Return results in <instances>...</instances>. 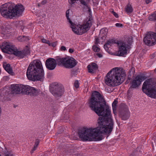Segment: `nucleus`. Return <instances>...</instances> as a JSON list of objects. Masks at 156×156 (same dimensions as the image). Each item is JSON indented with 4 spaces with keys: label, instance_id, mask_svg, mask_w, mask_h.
<instances>
[{
    "label": "nucleus",
    "instance_id": "1",
    "mask_svg": "<svg viewBox=\"0 0 156 156\" xmlns=\"http://www.w3.org/2000/svg\"><path fill=\"white\" fill-rule=\"evenodd\" d=\"M89 107L98 116V126L96 128H83L79 130L78 135L83 141L102 140L100 134L109 135L113 129L114 122L110 115L109 106L99 93L94 91L89 101Z\"/></svg>",
    "mask_w": 156,
    "mask_h": 156
},
{
    "label": "nucleus",
    "instance_id": "2",
    "mask_svg": "<svg viewBox=\"0 0 156 156\" xmlns=\"http://www.w3.org/2000/svg\"><path fill=\"white\" fill-rule=\"evenodd\" d=\"M126 76L124 70L118 68H113L107 74L105 78V83L109 86L119 85L124 81Z\"/></svg>",
    "mask_w": 156,
    "mask_h": 156
},
{
    "label": "nucleus",
    "instance_id": "3",
    "mask_svg": "<svg viewBox=\"0 0 156 156\" xmlns=\"http://www.w3.org/2000/svg\"><path fill=\"white\" fill-rule=\"evenodd\" d=\"M28 79L33 81H42L44 76V71L41 62L39 61H34L29 65L27 71Z\"/></svg>",
    "mask_w": 156,
    "mask_h": 156
},
{
    "label": "nucleus",
    "instance_id": "4",
    "mask_svg": "<svg viewBox=\"0 0 156 156\" xmlns=\"http://www.w3.org/2000/svg\"><path fill=\"white\" fill-rule=\"evenodd\" d=\"M0 48L3 52L8 54H12L20 58L27 56L30 53V51L27 47L22 51H19L14 48L12 44L9 42L2 43Z\"/></svg>",
    "mask_w": 156,
    "mask_h": 156
},
{
    "label": "nucleus",
    "instance_id": "5",
    "mask_svg": "<svg viewBox=\"0 0 156 156\" xmlns=\"http://www.w3.org/2000/svg\"><path fill=\"white\" fill-rule=\"evenodd\" d=\"M142 90L149 97L156 99V82L154 79L146 80L143 84Z\"/></svg>",
    "mask_w": 156,
    "mask_h": 156
},
{
    "label": "nucleus",
    "instance_id": "6",
    "mask_svg": "<svg viewBox=\"0 0 156 156\" xmlns=\"http://www.w3.org/2000/svg\"><path fill=\"white\" fill-rule=\"evenodd\" d=\"M14 4L12 2H8L1 5L0 7V12L4 17L12 19L14 17L13 14V7Z\"/></svg>",
    "mask_w": 156,
    "mask_h": 156
},
{
    "label": "nucleus",
    "instance_id": "7",
    "mask_svg": "<svg viewBox=\"0 0 156 156\" xmlns=\"http://www.w3.org/2000/svg\"><path fill=\"white\" fill-rule=\"evenodd\" d=\"M132 42V38L127 37L124 41H119L117 43L119 50L118 54L122 56L127 53L128 50L130 49V46Z\"/></svg>",
    "mask_w": 156,
    "mask_h": 156
},
{
    "label": "nucleus",
    "instance_id": "8",
    "mask_svg": "<svg viewBox=\"0 0 156 156\" xmlns=\"http://www.w3.org/2000/svg\"><path fill=\"white\" fill-rule=\"evenodd\" d=\"M58 65L62 66L65 68L68 69L72 68L75 66L77 64L76 61L73 58L66 57L64 58H58L57 60Z\"/></svg>",
    "mask_w": 156,
    "mask_h": 156
},
{
    "label": "nucleus",
    "instance_id": "9",
    "mask_svg": "<svg viewBox=\"0 0 156 156\" xmlns=\"http://www.w3.org/2000/svg\"><path fill=\"white\" fill-rule=\"evenodd\" d=\"M49 90L50 92L55 98L60 97L64 92L63 86L56 82L50 84Z\"/></svg>",
    "mask_w": 156,
    "mask_h": 156
},
{
    "label": "nucleus",
    "instance_id": "10",
    "mask_svg": "<svg viewBox=\"0 0 156 156\" xmlns=\"http://www.w3.org/2000/svg\"><path fill=\"white\" fill-rule=\"evenodd\" d=\"M119 114L120 117L123 120H125L129 118V112L127 105L124 104H121L119 106Z\"/></svg>",
    "mask_w": 156,
    "mask_h": 156
},
{
    "label": "nucleus",
    "instance_id": "11",
    "mask_svg": "<svg viewBox=\"0 0 156 156\" xmlns=\"http://www.w3.org/2000/svg\"><path fill=\"white\" fill-rule=\"evenodd\" d=\"M144 80V77L141 76H137L130 83L131 85L128 91H131L133 89L137 88L140 84L141 82Z\"/></svg>",
    "mask_w": 156,
    "mask_h": 156
},
{
    "label": "nucleus",
    "instance_id": "12",
    "mask_svg": "<svg viewBox=\"0 0 156 156\" xmlns=\"http://www.w3.org/2000/svg\"><path fill=\"white\" fill-rule=\"evenodd\" d=\"M91 25V21L89 19L87 22H84L82 25H80L79 30L76 32L78 33L79 35H82L88 30Z\"/></svg>",
    "mask_w": 156,
    "mask_h": 156
},
{
    "label": "nucleus",
    "instance_id": "13",
    "mask_svg": "<svg viewBox=\"0 0 156 156\" xmlns=\"http://www.w3.org/2000/svg\"><path fill=\"white\" fill-rule=\"evenodd\" d=\"M58 58L55 59L52 58H49L46 60L45 65L46 68L49 70H53L55 68L58 62L57 60Z\"/></svg>",
    "mask_w": 156,
    "mask_h": 156
},
{
    "label": "nucleus",
    "instance_id": "14",
    "mask_svg": "<svg viewBox=\"0 0 156 156\" xmlns=\"http://www.w3.org/2000/svg\"><path fill=\"white\" fill-rule=\"evenodd\" d=\"M24 85L19 84H13L11 86V93L12 94H18L20 93L23 94V88Z\"/></svg>",
    "mask_w": 156,
    "mask_h": 156
},
{
    "label": "nucleus",
    "instance_id": "15",
    "mask_svg": "<svg viewBox=\"0 0 156 156\" xmlns=\"http://www.w3.org/2000/svg\"><path fill=\"white\" fill-rule=\"evenodd\" d=\"M24 9L22 5L21 4H17L13 9L14 17L19 16L23 11Z\"/></svg>",
    "mask_w": 156,
    "mask_h": 156
},
{
    "label": "nucleus",
    "instance_id": "16",
    "mask_svg": "<svg viewBox=\"0 0 156 156\" xmlns=\"http://www.w3.org/2000/svg\"><path fill=\"white\" fill-rule=\"evenodd\" d=\"M23 87H24L23 89V94L32 96L33 92L32 90L33 87L28 85H24Z\"/></svg>",
    "mask_w": 156,
    "mask_h": 156
},
{
    "label": "nucleus",
    "instance_id": "17",
    "mask_svg": "<svg viewBox=\"0 0 156 156\" xmlns=\"http://www.w3.org/2000/svg\"><path fill=\"white\" fill-rule=\"evenodd\" d=\"M87 67L88 72L90 73H94V71L98 68L97 65L95 63H92L90 65H88Z\"/></svg>",
    "mask_w": 156,
    "mask_h": 156
},
{
    "label": "nucleus",
    "instance_id": "18",
    "mask_svg": "<svg viewBox=\"0 0 156 156\" xmlns=\"http://www.w3.org/2000/svg\"><path fill=\"white\" fill-rule=\"evenodd\" d=\"M108 30L106 28L102 29L100 31L99 36L102 40H105L108 33Z\"/></svg>",
    "mask_w": 156,
    "mask_h": 156
},
{
    "label": "nucleus",
    "instance_id": "19",
    "mask_svg": "<svg viewBox=\"0 0 156 156\" xmlns=\"http://www.w3.org/2000/svg\"><path fill=\"white\" fill-rule=\"evenodd\" d=\"M3 66L5 70L9 74L12 75H14V73L12 72V69L11 68L10 65L4 63L3 64Z\"/></svg>",
    "mask_w": 156,
    "mask_h": 156
},
{
    "label": "nucleus",
    "instance_id": "20",
    "mask_svg": "<svg viewBox=\"0 0 156 156\" xmlns=\"http://www.w3.org/2000/svg\"><path fill=\"white\" fill-rule=\"evenodd\" d=\"M71 24L70 27L72 29L73 32L75 34L79 35L78 33H76V32H78L80 30V25L78 26L76 25L74 23L72 22V23H70Z\"/></svg>",
    "mask_w": 156,
    "mask_h": 156
},
{
    "label": "nucleus",
    "instance_id": "21",
    "mask_svg": "<svg viewBox=\"0 0 156 156\" xmlns=\"http://www.w3.org/2000/svg\"><path fill=\"white\" fill-rule=\"evenodd\" d=\"M12 28V27L11 25L7 23L5 25V27H2V29L3 32L4 33L9 32Z\"/></svg>",
    "mask_w": 156,
    "mask_h": 156
},
{
    "label": "nucleus",
    "instance_id": "22",
    "mask_svg": "<svg viewBox=\"0 0 156 156\" xmlns=\"http://www.w3.org/2000/svg\"><path fill=\"white\" fill-rule=\"evenodd\" d=\"M33 92L32 94V96L36 97L38 95L40 92V90L39 89H37L34 87H33Z\"/></svg>",
    "mask_w": 156,
    "mask_h": 156
},
{
    "label": "nucleus",
    "instance_id": "23",
    "mask_svg": "<svg viewBox=\"0 0 156 156\" xmlns=\"http://www.w3.org/2000/svg\"><path fill=\"white\" fill-rule=\"evenodd\" d=\"M18 40L20 41L23 42L27 41L29 40V39L27 36H23L19 37H18Z\"/></svg>",
    "mask_w": 156,
    "mask_h": 156
},
{
    "label": "nucleus",
    "instance_id": "24",
    "mask_svg": "<svg viewBox=\"0 0 156 156\" xmlns=\"http://www.w3.org/2000/svg\"><path fill=\"white\" fill-rule=\"evenodd\" d=\"M149 20L151 21L156 20V13H154L150 16L148 17Z\"/></svg>",
    "mask_w": 156,
    "mask_h": 156
},
{
    "label": "nucleus",
    "instance_id": "25",
    "mask_svg": "<svg viewBox=\"0 0 156 156\" xmlns=\"http://www.w3.org/2000/svg\"><path fill=\"white\" fill-rule=\"evenodd\" d=\"M126 11L127 12H131L133 11L132 6L130 5H128L126 9Z\"/></svg>",
    "mask_w": 156,
    "mask_h": 156
},
{
    "label": "nucleus",
    "instance_id": "26",
    "mask_svg": "<svg viewBox=\"0 0 156 156\" xmlns=\"http://www.w3.org/2000/svg\"><path fill=\"white\" fill-rule=\"evenodd\" d=\"M106 43H107V44L109 45V47H110L112 44L115 43L116 42L115 40L114 39H111L108 41Z\"/></svg>",
    "mask_w": 156,
    "mask_h": 156
},
{
    "label": "nucleus",
    "instance_id": "27",
    "mask_svg": "<svg viewBox=\"0 0 156 156\" xmlns=\"http://www.w3.org/2000/svg\"><path fill=\"white\" fill-rule=\"evenodd\" d=\"M69 9L66 12V16L68 21V22L70 23H72V21H71L70 19L69 18Z\"/></svg>",
    "mask_w": 156,
    "mask_h": 156
},
{
    "label": "nucleus",
    "instance_id": "28",
    "mask_svg": "<svg viewBox=\"0 0 156 156\" xmlns=\"http://www.w3.org/2000/svg\"><path fill=\"white\" fill-rule=\"evenodd\" d=\"M118 101L115 100L112 104V108L116 109L117 107V105L118 103Z\"/></svg>",
    "mask_w": 156,
    "mask_h": 156
},
{
    "label": "nucleus",
    "instance_id": "29",
    "mask_svg": "<svg viewBox=\"0 0 156 156\" xmlns=\"http://www.w3.org/2000/svg\"><path fill=\"white\" fill-rule=\"evenodd\" d=\"M92 49L95 52H99L100 50V48L96 45H94L92 47Z\"/></svg>",
    "mask_w": 156,
    "mask_h": 156
},
{
    "label": "nucleus",
    "instance_id": "30",
    "mask_svg": "<svg viewBox=\"0 0 156 156\" xmlns=\"http://www.w3.org/2000/svg\"><path fill=\"white\" fill-rule=\"evenodd\" d=\"M135 68L134 67H132L129 71V73L130 75H133L135 72Z\"/></svg>",
    "mask_w": 156,
    "mask_h": 156
},
{
    "label": "nucleus",
    "instance_id": "31",
    "mask_svg": "<svg viewBox=\"0 0 156 156\" xmlns=\"http://www.w3.org/2000/svg\"><path fill=\"white\" fill-rule=\"evenodd\" d=\"M109 45H108V44H107V43H106L104 45V48L106 50L108 51V52H109L110 53V52L108 51V50L109 48L110 47Z\"/></svg>",
    "mask_w": 156,
    "mask_h": 156
},
{
    "label": "nucleus",
    "instance_id": "32",
    "mask_svg": "<svg viewBox=\"0 0 156 156\" xmlns=\"http://www.w3.org/2000/svg\"><path fill=\"white\" fill-rule=\"evenodd\" d=\"M78 1V0H68L69 3L71 5L77 3Z\"/></svg>",
    "mask_w": 156,
    "mask_h": 156
},
{
    "label": "nucleus",
    "instance_id": "33",
    "mask_svg": "<svg viewBox=\"0 0 156 156\" xmlns=\"http://www.w3.org/2000/svg\"><path fill=\"white\" fill-rule=\"evenodd\" d=\"M78 1H79L81 4L86 6H87V3L84 0H78Z\"/></svg>",
    "mask_w": 156,
    "mask_h": 156
},
{
    "label": "nucleus",
    "instance_id": "34",
    "mask_svg": "<svg viewBox=\"0 0 156 156\" xmlns=\"http://www.w3.org/2000/svg\"><path fill=\"white\" fill-rule=\"evenodd\" d=\"M74 86L76 88L79 87V82L78 80H76L74 83Z\"/></svg>",
    "mask_w": 156,
    "mask_h": 156
},
{
    "label": "nucleus",
    "instance_id": "35",
    "mask_svg": "<svg viewBox=\"0 0 156 156\" xmlns=\"http://www.w3.org/2000/svg\"><path fill=\"white\" fill-rule=\"evenodd\" d=\"M151 59L156 58V52L152 54L151 56Z\"/></svg>",
    "mask_w": 156,
    "mask_h": 156
},
{
    "label": "nucleus",
    "instance_id": "36",
    "mask_svg": "<svg viewBox=\"0 0 156 156\" xmlns=\"http://www.w3.org/2000/svg\"><path fill=\"white\" fill-rule=\"evenodd\" d=\"M39 143V140L38 139H36L35 141V144L34 145L36 146L37 147Z\"/></svg>",
    "mask_w": 156,
    "mask_h": 156
},
{
    "label": "nucleus",
    "instance_id": "37",
    "mask_svg": "<svg viewBox=\"0 0 156 156\" xmlns=\"http://www.w3.org/2000/svg\"><path fill=\"white\" fill-rule=\"evenodd\" d=\"M112 13L116 17L118 18L119 17V16L118 14L116 13L115 12H114V11H112Z\"/></svg>",
    "mask_w": 156,
    "mask_h": 156
},
{
    "label": "nucleus",
    "instance_id": "38",
    "mask_svg": "<svg viewBox=\"0 0 156 156\" xmlns=\"http://www.w3.org/2000/svg\"><path fill=\"white\" fill-rule=\"evenodd\" d=\"M37 147L35 145H34V148L32 149L31 150L30 152L31 153H32L34 152V151H35L37 149Z\"/></svg>",
    "mask_w": 156,
    "mask_h": 156
},
{
    "label": "nucleus",
    "instance_id": "39",
    "mask_svg": "<svg viewBox=\"0 0 156 156\" xmlns=\"http://www.w3.org/2000/svg\"><path fill=\"white\" fill-rule=\"evenodd\" d=\"M42 41L44 43L46 44L47 43H48V40L43 38L42 39Z\"/></svg>",
    "mask_w": 156,
    "mask_h": 156
},
{
    "label": "nucleus",
    "instance_id": "40",
    "mask_svg": "<svg viewBox=\"0 0 156 156\" xmlns=\"http://www.w3.org/2000/svg\"><path fill=\"white\" fill-rule=\"evenodd\" d=\"M47 1V0H43L41 2V4L42 5H43L46 4Z\"/></svg>",
    "mask_w": 156,
    "mask_h": 156
},
{
    "label": "nucleus",
    "instance_id": "41",
    "mask_svg": "<svg viewBox=\"0 0 156 156\" xmlns=\"http://www.w3.org/2000/svg\"><path fill=\"white\" fill-rule=\"evenodd\" d=\"M115 26L117 27H122L123 26L122 24L120 23H116L115 24Z\"/></svg>",
    "mask_w": 156,
    "mask_h": 156
},
{
    "label": "nucleus",
    "instance_id": "42",
    "mask_svg": "<svg viewBox=\"0 0 156 156\" xmlns=\"http://www.w3.org/2000/svg\"><path fill=\"white\" fill-rule=\"evenodd\" d=\"M60 49H61V50H62V51L63 50L64 51H65L66 50V48L65 46H62L61 47Z\"/></svg>",
    "mask_w": 156,
    "mask_h": 156
},
{
    "label": "nucleus",
    "instance_id": "43",
    "mask_svg": "<svg viewBox=\"0 0 156 156\" xmlns=\"http://www.w3.org/2000/svg\"><path fill=\"white\" fill-rule=\"evenodd\" d=\"M57 44L56 42H54L52 43L51 44V46L53 47H55Z\"/></svg>",
    "mask_w": 156,
    "mask_h": 156
},
{
    "label": "nucleus",
    "instance_id": "44",
    "mask_svg": "<svg viewBox=\"0 0 156 156\" xmlns=\"http://www.w3.org/2000/svg\"><path fill=\"white\" fill-rule=\"evenodd\" d=\"M99 43V39L98 38H96L95 44H98Z\"/></svg>",
    "mask_w": 156,
    "mask_h": 156
},
{
    "label": "nucleus",
    "instance_id": "45",
    "mask_svg": "<svg viewBox=\"0 0 156 156\" xmlns=\"http://www.w3.org/2000/svg\"><path fill=\"white\" fill-rule=\"evenodd\" d=\"M74 51V50L73 49H72L71 48H70L69 49V52L70 53H72Z\"/></svg>",
    "mask_w": 156,
    "mask_h": 156
},
{
    "label": "nucleus",
    "instance_id": "46",
    "mask_svg": "<svg viewBox=\"0 0 156 156\" xmlns=\"http://www.w3.org/2000/svg\"><path fill=\"white\" fill-rule=\"evenodd\" d=\"M96 55L100 58L102 56V55L100 53H97Z\"/></svg>",
    "mask_w": 156,
    "mask_h": 156
},
{
    "label": "nucleus",
    "instance_id": "47",
    "mask_svg": "<svg viewBox=\"0 0 156 156\" xmlns=\"http://www.w3.org/2000/svg\"><path fill=\"white\" fill-rule=\"evenodd\" d=\"M112 109H113V112L114 114L115 115H116V109L112 108Z\"/></svg>",
    "mask_w": 156,
    "mask_h": 156
},
{
    "label": "nucleus",
    "instance_id": "48",
    "mask_svg": "<svg viewBox=\"0 0 156 156\" xmlns=\"http://www.w3.org/2000/svg\"><path fill=\"white\" fill-rule=\"evenodd\" d=\"M151 1V0H145V2L146 4H147Z\"/></svg>",
    "mask_w": 156,
    "mask_h": 156
},
{
    "label": "nucleus",
    "instance_id": "49",
    "mask_svg": "<svg viewBox=\"0 0 156 156\" xmlns=\"http://www.w3.org/2000/svg\"><path fill=\"white\" fill-rule=\"evenodd\" d=\"M88 12H89V14L90 15H91V10H90V9L89 8H88Z\"/></svg>",
    "mask_w": 156,
    "mask_h": 156
},
{
    "label": "nucleus",
    "instance_id": "50",
    "mask_svg": "<svg viewBox=\"0 0 156 156\" xmlns=\"http://www.w3.org/2000/svg\"><path fill=\"white\" fill-rule=\"evenodd\" d=\"M42 5L41 4V3H38L37 4V5L38 7L41 6Z\"/></svg>",
    "mask_w": 156,
    "mask_h": 156
},
{
    "label": "nucleus",
    "instance_id": "51",
    "mask_svg": "<svg viewBox=\"0 0 156 156\" xmlns=\"http://www.w3.org/2000/svg\"><path fill=\"white\" fill-rule=\"evenodd\" d=\"M46 44H48L49 46H50L51 45V44L50 43L49 41H48V43H47Z\"/></svg>",
    "mask_w": 156,
    "mask_h": 156
},
{
    "label": "nucleus",
    "instance_id": "52",
    "mask_svg": "<svg viewBox=\"0 0 156 156\" xmlns=\"http://www.w3.org/2000/svg\"><path fill=\"white\" fill-rule=\"evenodd\" d=\"M2 56L0 54V59H2Z\"/></svg>",
    "mask_w": 156,
    "mask_h": 156
},
{
    "label": "nucleus",
    "instance_id": "53",
    "mask_svg": "<svg viewBox=\"0 0 156 156\" xmlns=\"http://www.w3.org/2000/svg\"><path fill=\"white\" fill-rule=\"evenodd\" d=\"M154 72L156 73V68L154 69Z\"/></svg>",
    "mask_w": 156,
    "mask_h": 156
},
{
    "label": "nucleus",
    "instance_id": "54",
    "mask_svg": "<svg viewBox=\"0 0 156 156\" xmlns=\"http://www.w3.org/2000/svg\"><path fill=\"white\" fill-rule=\"evenodd\" d=\"M128 79L129 80H130V78L128 77Z\"/></svg>",
    "mask_w": 156,
    "mask_h": 156
},
{
    "label": "nucleus",
    "instance_id": "55",
    "mask_svg": "<svg viewBox=\"0 0 156 156\" xmlns=\"http://www.w3.org/2000/svg\"><path fill=\"white\" fill-rule=\"evenodd\" d=\"M153 149H154V146H153Z\"/></svg>",
    "mask_w": 156,
    "mask_h": 156
},
{
    "label": "nucleus",
    "instance_id": "56",
    "mask_svg": "<svg viewBox=\"0 0 156 156\" xmlns=\"http://www.w3.org/2000/svg\"><path fill=\"white\" fill-rule=\"evenodd\" d=\"M155 142V146H156V142Z\"/></svg>",
    "mask_w": 156,
    "mask_h": 156
},
{
    "label": "nucleus",
    "instance_id": "57",
    "mask_svg": "<svg viewBox=\"0 0 156 156\" xmlns=\"http://www.w3.org/2000/svg\"><path fill=\"white\" fill-rule=\"evenodd\" d=\"M110 54H112V52H111V53H110Z\"/></svg>",
    "mask_w": 156,
    "mask_h": 156
},
{
    "label": "nucleus",
    "instance_id": "58",
    "mask_svg": "<svg viewBox=\"0 0 156 156\" xmlns=\"http://www.w3.org/2000/svg\"><path fill=\"white\" fill-rule=\"evenodd\" d=\"M155 156H156V154L155 155Z\"/></svg>",
    "mask_w": 156,
    "mask_h": 156
}]
</instances>
